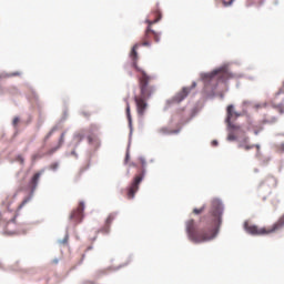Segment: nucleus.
<instances>
[{
    "label": "nucleus",
    "instance_id": "9b49d317",
    "mask_svg": "<svg viewBox=\"0 0 284 284\" xmlns=\"http://www.w3.org/2000/svg\"><path fill=\"white\" fill-rule=\"evenodd\" d=\"M116 219V213H111L105 220V224L102 229H100V232L102 234H110V225H112V222Z\"/></svg>",
    "mask_w": 284,
    "mask_h": 284
},
{
    "label": "nucleus",
    "instance_id": "7c9ffc66",
    "mask_svg": "<svg viewBox=\"0 0 284 284\" xmlns=\"http://www.w3.org/2000/svg\"><path fill=\"white\" fill-rule=\"evenodd\" d=\"M88 140H89L90 143H92V138L89 136Z\"/></svg>",
    "mask_w": 284,
    "mask_h": 284
},
{
    "label": "nucleus",
    "instance_id": "b1692460",
    "mask_svg": "<svg viewBox=\"0 0 284 284\" xmlns=\"http://www.w3.org/2000/svg\"><path fill=\"white\" fill-rule=\"evenodd\" d=\"M17 161H19V163H21V165H23L26 160L23 159V155H18Z\"/></svg>",
    "mask_w": 284,
    "mask_h": 284
},
{
    "label": "nucleus",
    "instance_id": "c85d7f7f",
    "mask_svg": "<svg viewBox=\"0 0 284 284\" xmlns=\"http://www.w3.org/2000/svg\"><path fill=\"white\" fill-rule=\"evenodd\" d=\"M271 123H276V118H273Z\"/></svg>",
    "mask_w": 284,
    "mask_h": 284
},
{
    "label": "nucleus",
    "instance_id": "dca6fc26",
    "mask_svg": "<svg viewBox=\"0 0 284 284\" xmlns=\"http://www.w3.org/2000/svg\"><path fill=\"white\" fill-rule=\"evenodd\" d=\"M41 179V172L36 173L31 181H30V186L32 187V190L37 189V185H39V180Z\"/></svg>",
    "mask_w": 284,
    "mask_h": 284
},
{
    "label": "nucleus",
    "instance_id": "6ab92c4d",
    "mask_svg": "<svg viewBox=\"0 0 284 284\" xmlns=\"http://www.w3.org/2000/svg\"><path fill=\"white\" fill-rule=\"evenodd\" d=\"M176 131L169 129L168 126H163L159 129L160 134H175Z\"/></svg>",
    "mask_w": 284,
    "mask_h": 284
},
{
    "label": "nucleus",
    "instance_id": "7ed1b4c3",
    "mask_svg": "<svg viewBox=\"0 0 284 284\" xmlns=\"http://www.w3.org/2000/svg\"><path fill=\"white\" fill-rule=\"evenodd\" d=\"M284 227V214L272 225L267 227H258L250 222L244 223V230L253 236H267L276 232H281Z\"/></svg>",
    "mask_w": 284,
    "mask_h": 284
},
{
    "label": "nucleus",
    "instance_id": "4be33fe9",
    "mask_svg": "<svg viewBox=\"0 0 284 284\" xmlns=\"http://www.w3.org/2000/svg\"><path fill=\"white\" fill-rule=\"evenodd\" d=\"M236 0H230V1H225L222 0V4L224 6V8H230V6H232Z\"/></svg>",
    "mask_w": 284,
    "mask_h": 284
},
{
    "label": "nucleus",
    "instance_id": "f257e3e1",
    "mask_svg": "<svg viewBox=\"0 0 284 284\" xmlns=\"http://www.w3.org/2000/svg\"><path fill=\"white\" fill-rule=\"evenodd\" d=\"M156 14L158 18L155 20H146V23L149 26L145 29L144 36L142 37L140 43L133 45L130 53L131 61L133 62V68L136 70V72H140V75L138 78L140 94L134 97L136 113L140 118L145 116V112L148 110V99H150V97H152V94L156 92V84H154V75L148 74L145 70L139 67V52H136V50H139L140 45H143L144 48H150L152 45V39L155 43H159V41H161V33L152 30V26L161 21V13L158 12Z\"/></svg>",
    "mask_w": 284,
    "mask_h": 284
},
{
    "label": "nucleus",
    "instance_id": "2eb2a0df",
    "mask_svg": "<svg viewBox=\"0 0 284 284\" xmlns=\"http://www.w3.org/2000/svg\"><path fill=\"white\" fill-rule=\"evenodd\" d=\"M83 139H85V131H79L73 135V143L79 145Z\"/></svg>",
    "mask_w": 284,
    "mask_h": 284
},
{
    "label": "nucleus",
    "instance_id": "f8f14e48",
    "mask_svg": "<svg viewBox=\"0 0 284 284\" xmlns=\"http://www.w3.org/2000/svg\"><path fill=\"white\" fill-rule=\"evenodd\" d=\"M63 143H65V132L61 133L57 146H53L49 151H47V153H45L47 156H52V154H54V152H57L59 149H61L63 146Z\"/></svg>",
    "mask_w": 284,
    "mask_h": 284
},
{
    "label": "nucleus",
    "instance_id": "ddd939ff",
    "mask_svg": "<svg viewBox=\"0 0 284 284\" xmlns=\"http://www.w3.org/2000/svg\"><path fill=\"white\" fill-rule=\"evenodd\" d=\"M187 94H190V88H183L182 91H180L174 98H173V103H181Z\"/></svg>",
    "mask_w": 284,
    "mask_h": 284
},
{
    "label": "nucleus",
    "instance_id": "423d86ee",
    "mask_svg": "<svg viewBox=\"0 0 284 284\" xmlns=\"http://www.w3.org/2000/svg\"><path fill=\"white\" fill-rule=\"evenodd\" d=\"M226 123L230 130H240V126L236 124H233L232 121H234V119H239V116H241V113L234 111V105H229L226 109Z\"/></svg>",
    "mask_w": 284,
    "mask_h": 284
},
{
    "label": "nucleus",
    "instance_id": "f3484780",
    "mask_svg": "<svg viewBox=\"0 0 284 284\" xmlns=\"http://www.w3.org/2000/svg\"><path fill=\"white\" fill-rule=\"evenodd\" d=\"M231 131L229 132V135H227V141H236V133L235 132H241V126L240 129H230Z\"/></svg>",
    "mask_w": 284,
    "mask_h": 284
},
{
    "label": "nucleus",
    "instance_id": "393cba45",
    "mask_svg": "<svg viewBox=\"0 0 284 284\" xmlns=\"http://www.w3.org/2000/svg\"><path fill=\"white\" fill-rule=\"evenodd\" d=\"M261 130H263V126H258L254 129V134L258 135V133L261 132Z\"/></svg>",
    "mask_w": 284,
    "mask_h": 284
},
{
    "label": "nucleus",
    "instance_id": "473e14b6",
    "mask_svg": "<svg viewBox=\"0 0 284 284\" xmlns=\"http://www.w3.org/2000/svg\"><path fill=\"white\" fill-rule=\"evenodd\" d=\"M264 123H270V121L265 120Z\"/></svg>",
    "mask_w": 284,
    "mask_h": 284
},
{
    "label": "nucleus",
    "instance_id": "6e6552de",
    "mask_svg": "<svg viewBox=\"0 0 284 284\" xmlns=\"http://www.w3.org/2000/svg\"><path fill=\"white\" fill-rule=\"evenodd\" d=\"M239 148L241 150H245V152H250V150H254V148H256L257 150L256 156H260L261 154V144L250 143V136H244L242 140H240Z\"/></svg>",
    "mask_w": 284,
    "mask_h": 284
},
{
    "label": "nucleus",
    "instance_id": "412c9836",
    "mask_svg": "<svg viewBox=\"0 0 284 284\" xmlns=\"http://www.w3.org/2000/svg\"><path fill=\"white\" fill-rule=\"evenodd\" d=\"M203 212H205V205H203V206L200 207V209H194V210H193V214H196V215L203 214Z\"/></svg>",
    "mask_w": 284,
    "mask_h": 284
},
{
    "label": "nucleus",
    "instance_id": "1a4fd4ad",
    "mask_svg": "<svg viewBox=\"0 0 284 284\" xmlns=\"http://www.w3.org/2000/svg\"><path fill=\"white\" fill-rule=\"evenodd\" d=\"M17 220V211L7 209L2 212H0V221L2 225H6V223H10L12 221Z\"/></svg>",
    "mask_w": 284,
    "mask_h": 284
},
{
    "label": "nucleus",
    "instance_id": "c756f323",
    "mask_svg": "<svg viewBox=\"0 0 284 284\" xmlns=\"http://www.w3.org/2000/svg\"><path fill=\"white\" fill-rule=\"evenodd\" d=\"M71 154H72L73 156H77V151H72Z\"/></svg>",
    "mask_w": 284,
    "mask_h": 284
},
{
    "label": "nucleus",
    "instance_id": "4468645a",
    "mask_svg": "<svg viewBox=\"0 0 284 284\" xmlns=\"http://www.w3.org/2000/svg\"><path fill=\"white\" fill-rule=\"evenodd\" d=\"M278 99H281V95H276L274 99L273 108L280 112V114L284 113V102H278Z\"/></svg>",
    "mask_w": 284,
    "mask_h": 284
},
{
    "label": "nucleus",
    "instance_id": "f03ea898",
    "mask_svg": "<svg viewBox=\"0 0 284 284\" xmlns=\"http://www.w3.org/2000/svg\"><path fill=\"white\" fill-rule=\"evenodd\" d=\"M221 216H223V204L220 200H213L211 211L204 217L205 227L196 230L194 220L186 221V234L192 243H207V241L216 239L222 223Z\"/></svg>",
    "mask_w": 284,
    "mask_h": 284
},
{
    "label": "nucleus",
    "instance_id": "cd10ccee",
    "mask_svg": "<svg viewBox=\"0 0 284 284\" xmlns=\"http://www.w3.org/2000/svg\"><path fill=\"white\" fill-rule=\"evenodd\" d=\"M37 159H41V156H38L37 154L32 156L33 161H37Z\"/></svg>",
    "mask_w": 284,
    "mask_h": 284
},
{
    "label": "nucleus",
    "instance_id": "20e7f679",
    "mask_svg": "<svg viewBox=\"0 0 284 284\" xmlns=\"http://www.w3.org/2000/svg\"><path fill=\"white\" fill-rule=\"evenodd\" d=\"M143 179H145V172H141L140 174L135 175L130 186L126 189V199L132 200L134 199L136 192H139V185H141Z\"/></svg>",
    "mask_w": 284,
    "mask_h": 284
},
{
    "label": "nucleus",
    "instance_id": "aec40b11",
    "mask_svg": "<svg viewBox=\"0 0 284 284\" xmlns=\"http://www.w3.org/2000/svg\"><path fill=\"white\" fill-rule=\"evenodd\" d=\"M57 132V126L52 128L51 131L44 136V141H48Z\"/></svg>",
    "mask_w": 284,
    "mask_h": 284
},
{
    "label": "nucleus",
    "instance_id": "9d476101",
    "mask_svg": "<svg viewBox=\"0 0 284 284\" xmlns=\"http://www.w3.org/2000/svg\"><path fill=\"white\" fill-rule=\"evenodd\" d=\"M83 210H85V204L80 202L78 209L70 215L71 221H74V223H81L83 221Z\"/></svg>",
    "mask_w": 284,
    "mask_h": 284
},
{
    "label": "nucleus",
    "instance_id": "a211bd4d",
    "mask_svg": "<svg viewBox=\"0 0 284 284\" xmlns=\"http://www.w3.org/2000/svg\"><path fill=\"white\" fill-rule=\"evenodd\" d=\"M126 119L129 121V128L132 130V113L130 112V102H126Z\"/></svg>",
    "mask_w": 284,
    "mask_h": 284
},
{
    "label": "nucleus",
    "instance_id": "bb28decb",
    "mask_svg": "<svg viewBox=\"0 0 284 284\" xmlns=\"http://www.w3.org/2000/svg\"><path fill=\"white\" fill-rule=\"evenodd\" d=\"M212 145H213V146H216V145H219V141H216V140H213V141H212Z\"/></svg>",
    "mask_w": 284,
    "mask_h": 284
},
{
    "label": "nucleus",
    "instance_id": "2f4dec72",
    "mask_svg": "<svg viewBox=\"0 0 284 284\" xmlns=\"http://www.w3.org/2000/svg\"><path fill=\"white\" fill-rule=\"evenodd\" d=\"M193 88H196V82L193 83Z\"/></svg>",
    "mask_w": 284,
    "mask_h": 284
},
{
    "label": "nucleus",
    "instance_id": "39448f33",
    "mask_svg": "<svg viewBox=\"0 0 284 284\" xmlns=\"http://www.w3.org/2000/svg\"><path fill=\"white\" fill-rule=\"evenodd\" d=\"M4 226V234L8 236H14V234H21L23 232V224L18 223L17 220L11 222H7L3 224Z\"/></svg>",
    "mask_w": 284,
    "mask_h": 284
},
{
    "label": "nucleus",
    "instance_id": "0eeeda50",
    "mask_svg": "<svg viewBox=\"0 0 284 284\" xmlns=\"http://www.w3.org/2000/svg\"><path fill=\"white\" fill-rule=\"evenodd\" d=\"M214 77H217L219 81H227L230 79L231 74L227 68L223 67L220 69L214 70L213 72L206 74V79H214Z\"/></svg>",
    "mask_w": 284,
    "mask_h": 284
},
{
    "label": "nucleus",
    "instance_id": "a878e982",
    "mask_svg": "<svg viewBox=\"0 0 284 284\" xmlns=\"http://www.w3.org/2000/svg\"><path fill=\"white\" fill-rule=\"evenodd\" d=\"M12 123L14 126H17L19 124V118H14Z\"/></svg>",
    "mask_w": 284,
    "mask_h": 284
},
{
    "label": "nucleus",
    "instance_id": "5701e85b",
    "mask_svg": "<svg viewBox=\"0 0 284 284\" xmlns=\"http://www.w3.org/2000/svg\"><path fill=\"white\" fill-rule=\"evenodd\" d=\"M30 201V199H24L23 201H22V203L18 206V210H21V207H23V205H26V203H28Z\"/></svg>",
    "mask_w": 284,
    "mask_h": 284
}]
</instances>
